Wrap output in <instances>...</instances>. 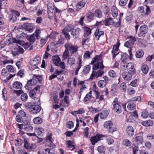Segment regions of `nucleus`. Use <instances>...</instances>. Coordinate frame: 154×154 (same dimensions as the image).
<instances>
[{
  "instance_id": "1",
  "label": "nucleus",
  "mask_w": 154,
  "mask_h": 154,
  "mask_svg": "<svg viewBox=\"0 0 154 154\" xmlns=\"http://www.w3.org/2000/svg\"><path fill=\"white\" fill-rule=\"evenodd\" d=\"M103 63V61L100 59V57L98 56L95 57L91 62V64H94L93 67V70L103 69L104 66Z\"/></svg>"
},
{
  "instance_id": "2",
  "label": "nucleus",
  "mask_w": 154,
  "mask_h": 154,
  "mask_svg": "<svg viewBox=\"0 0 154 154\" xmlns=\"http://www.w3.org/2000/svg\"><path fill=\"white\" fill-rule=\"evenodd\" d=\"M112 111L117 114L122 113L123 108L121 105V103L118 101V99L116 97L114 100L112 104Z\"/></svg>"
},
{
  "instance_id": "3",
  "label": "nucleus",
  "mask_w": 154,
  "mask_h": 154,
  "mask_svg": "<svg viewBox=\"0 0 154 154\" xmlns=\"http://www.w3.org/2000/svg\"><path fill=\"white\" fill-rule=\"evenodd\" d=\"M26 117L25 112L22 110H20L16 117V121L18 122H23L26 121Z\"/></svg>"
},
{
  "instance_id": "4",
  "label": "nucleus",
  "mask_w": 154,
  "mask_h": 154,
  "mask_svg": "<svg viewBox=\"0 0 154 154\" xmlns=\"http://www.w3.org/2000/svg\"><path fill=\"white\" fill-rule=\"evenodd\" d=\"M29 108L31 113L36 114L39 112L41 109V107L38 105H31L30 104Z\"/></svg>"
},
{
  "instance_id": "5",
  "label": "nucleus",
  "mask_w": 154,
  "mask_h": 154,
  "mask_svg": "<svg viewBox=\"0 0 154 154\" xmlns=\"http://www.w3.org/2000/svg\"><path fill=\"white\" fill-rule=\"evenodd\" d=\"M66 48H67L70 51L71 53L73 54L76 52L78 49L77 46H74L70 43H67L65 45Z\"/></svg>"
},
{
  "instance_id": "6",
  "label": "nucleus",
  "mask_w": 154,
  "mask_h": 154,
  "mask_svg": "<svg viewBox=\"0 0 154 154\" xmlns=\"http://www.w3.org/2000/svg\"><path fill=\"white\" fill-rule=\"evenodd\" d=\"M37 82V80L35 78H32V79L29 80L26 85L25 86L26 89L30 90L32 88V86L35 85Z\"/></svg>"
},
{
  "instance_id": "7",
  "label": "nucleus",
  "mask_w": 154,
  "mask_h": 154,
  "mask_svg": "<svg viewBox=\"0 0 154 154\" xmlns=\"http://www.w3.org/2000/svg\"><path fill=\"white\" fill-rule=\"evenodd\" d=\"M148 28L146 25H144L141 26L140 28V32L138 34V36L139 37L144 36V35L148 32Z\"/></svg>"
},
{
  "instance_id": "8",
  "label": "nucleus",
  "mask_w": 154,
  "mask_h": 154,
  "mask_svg": "<svg viewBox=\"0 0 154 154\" xmlns=\"http://www.w3.org/2000/svg\"><path fill=\"white\" fill-rule=\"evenodd\" d=\"M103 136L100 134H97L95 136L91 137V142L92 145H94L95 144L100 140L101 138Z\"/></svg>"
},
{
  "instance_id": "9",
  "label": "nucleus",
  "mask_w": 154,
  "mask_h": 154,
  "mask_svg": "<svg viewBox=\"0 0 154 154\" xmlns=\"http://www.w3.org/2000/svg\"><path fill=\"white\" fill-rule=\"evenodd\" d=\"M130 40L126 42L124 44L125 46L128 48H130L134 43L136 41V38L134 36H130L128 37Z\"/></svg>"
},
{
  "instance_id": "10",
  "label": "nucleus",
  "mask_w": 154,
  "mask_h": 154,
  "mask_svg": "<svg viewBox=\"0 0 154 154\" xmlns=\"http://www.w3.org/2000/svg\"><path fill=\"white\" fill-rule=\"evenodd\" d=\"M134 64L132 63H129L127 64L126 69L128 72H131L133 75H134L136 73V71L134 68Z\"/></svg>"
},
{
  "instance_id": "11",
  "label": "nucleus",
  "mask_w": 154,
  "mask_h": 154,
  "mask_svg": "<svg viewBox=\"0 0 154 154\" xmlns=\"http://www.w3.org/2000/svg\"><path fill=\"white\" fill-rule=\"evenodd\" d=\"M146 12L145 13L144 12V8L143 6L139 7L138 8V11L140 13H142L143 15H149L150 12V10L149 8L147 5H146Z\"/></svg>"
},
{
  "instance_id": "12",
  "label": "nucleus",
  "mask_w": 154,
  "mask_h": 154,
  "mask_svg": "<svg viewBox=\"0 0 154 154\" xmlns=\"http://www.w3.org/2000/svg\"><path fill=\"white\" fill-rule=\"evenodd\" d=\"M109 78L107 76L103 77V79L99 81L98 82V85L100 88L104 87L109 81Z\"/></svg>"
},
{
  "instance_id": "13",
  "label": "nucleus",
  "mask_w": 154,
  "mask_h": 154,
  "mask_svg": "<svg viewBox=\"0 0 154 154\" xmlns=\"http://www.w3.org/2000/svg\"><path fill=\"white\" fill-rule=\"evenodd\" d=\"M132 75L131 72H124L122 74V76L123 79L125 81H129L132 78Z\"/></svg>"
},
{
  "instance_id": "14",
  "label": "nucleus",
  "mask_w": 154,
  "mask_h": 154,
  "mask_svg": "<svg viewBox=\"0 0 154 154\" xmlns=\"http://www.w3.org/2000/svg\"><path fill=\"white\" fill-rule=\"evenodd\" d=\"M11 38L10 37H6L0 43L1 48L3 47L5 45H9L11 43Z\"/></svg>"
},
{
  "instance_id": "15",
  "label": "nucleus",
  "mask_w": 154,
  "mask_h": 154,
  "mask_svg": "<svg viewBox=\"0 0 154 154\" xmlns=\"http://www.w3.org/2000/svg\"><path fill=\"white\" fill-rule=\"evenodd\" d=\"M41 61V58L39 56H36L30 61V63L32 66H35L38 64Z\"/></svg>"
},
{
  "instance_id": "16",
  "label": "nucleus",
  "mask_w": 154,
  "mask_h": 154,
  "mask_svg": "<svg viewBox=\"0 0 154 154\" xmlns=\"http://www.w3.org/2000/svg\"><path fill=\"white\" fill-rule=\"evenodd\" d=\"M52 134L48 135L46 139V145L50 147H52L54 145L51 141Z\"/></svg>"
},
{
  "instance_id": "17",
  "label": "nucleus",
  "mask_w": 154,
  "mask_h": 154,
  "mask_svg": "<svg viewBox=\"0 0 154 154\" xmlns=\"http://www.w3.org/2000/svg\"><path fill=\"white\" fill-rule=\"evenodd\" d=\"M55 45L53 43L48 45L46 48V50L48 51H51L54 53L56 52L57 50Z\"/></svg>"
},
{
  "instance_id": "18",
  "label": "nucleus",
  "mask_w": 154,
  "mask_h": 154,
  "mask_svg": "<svg viewBox=\"0 0 154 154\" xmlns=\"http://www.w3.org/2000/svg\"><path fill=\"white\" fill-rule=\"evenodd\" d=\"M104 33L103 31H100L99 29H97L94 33V35L97 40H98L100 37L104 35Z\"/></svg>"
},
{
  "instance_id": "19",
  "label": "nucleus",
  "mask_w": 154,
  "mask_h": 154,
  "mask_svg": "<svg viewBox=\"0 0 154 154\" xmlns=\"http://www.w3.org/2000/svg\"><path fill=\"white\" fill-rule=\"evenodd\" d=\"M81 32V30L79 28H77L75 30L73 29L71 32V34L73 35V38H77L79 36V34Z\"/></svg>"
},
{
  "instance_id": "20",
  "label": "nucleus",
  "mask_w": 154,
  "mask_h": 154,
  "mask_svg": "<svg viewBox=\"0 0 154 154\" xmlns=\"http://www.w3.org/2000/svg\"><path fill=\"white\" fill-rule=\"evenodd\" d=\"M118 51V46L117 45H114L113 46L112 49L111 51L113 58H115L116 56L119 54V52Z\"/></svg>"
},
{
  "instance_id": "21",
  "label": "nucleus",
  "mask_w": 154,
  "mask_h": 154,
  "mask_svg": "<svg viewBox=\"0 0 154 154\" xmlns=\"http://www.w3.org/2000/svg\"><path fill=\"white\" fill-rule=\"evenodd\" d=\"M79 85H81L79 93L80 94H82L83 92L87 90V84L85 83L84 82L82 81L80 82Z\"/></svg>"
},
{
  "instance_id": "22",
  "label": "nucleus",
  "mask_w": 154,
  "mask_h": 154,
  "mask_svg": "<svg viewBox=\"0 0 154 154\" xmlns=\"http://www.w3.org/2000/svg\"><path fill=\"white\" fill-rule=\"evenodd\" d=\"M126 133L128 136L131 137L134 134V130L132 127L129 126L126 128Z\"/></svg>"
},
{
  "instance_id": "23",
  "label": "nucleus",
  "mask_w": 154,
  "mask_h": 154,
  "mask_svg": "<svg viewBox=\"0 0 154 154\" xmlns=\"http://www.w3.org/2000/svg\"><path fill=\"white\" fill-rule=\"evenodd\" d=\"M12 85L13 87L16 89H21L23 87L22 83L18 81L14 82Z\"/></svg>"
},
{
  "instance_id": "24",
  "label": "nucleus",
  "mask_w": 154,
  "mask_h": 154,
  "mask_svg": "<svg viewBox=\"0 0 154 154\" xmlns=\"http://www.w3.org/2000/svg\"><path fill=\"white\" fill-rule=\"evenodd\" d=\"M25 30L29 32H32L34 29L33 27L29 23H26L24 25Z\"/></svg>"
},
{
  "instance_id": "25",
  "label": "nucleus",
  "mask_w": 154,
  "mask_h": 154,
  "mask_svg": "<svg viewBox=\"0 0 154 154\" xmlns=\"http://www.w3.org/2000/svg\"><path fill=\"white\" fill-rule=\"evenodd\" d=\"M111 13L112 16L114 17H116L118 15V12L117 8L114 6H112L111 10Z\"/></svg>"
},
{
  "instance_id": "26",
  "label": "nucleus",
  "mask_w": 154,
  "mask_h": 154,
  "mask_svg": "<svg viewBox=\"0 0 154 154\" xmlns=\"http://www.w3.org/2000/svg\"><path fill=\"white\" fill-rule=\"evenodd\" d=\"M52 60L54 63L57 66L58 65H59V63L61 61L59 57L57 55L54 56L52 57Z\"/></svg>"
},
{
  "instance_id": "27",
  "label": "nucleus",
  "mask_w": 154,
  "mask_h": 154,
  "mask_svg": "<svg viewBox=\"0 0 154 154\" xmlns=\"http://www.w3.org/2000/svg\"><path fill=\"white\" fill-rule=\"evenodd\" d=\"M142 124L145 126H152L153 125V122L152 120H148L142 122Z\"/></svg>"
},
{
  "instance_id": "28",
  "label": "nucleus",
  "mask_w": 154,
  "mask_h": 154,
  "mask_svg": "<svg viewBox=\"0 0 154 154\" xmlns=\"http://www.w3.org/2000/svg\"><path fill=\"white\" fill-rule=\"evenodd\" d=\"M85 112V110L81 108L79 109L78 110L74 111L71 112V114L75 116H76L77 114H82Z\"/></svg>"
},
{
  "instance_id": "29",
  "label": "nucleus",
  "mask_w": 154,
  "mask_h": 154,
  "mask_svg": "<svg viewBox=\"0 0 154 154\" xmlns=\"http://www.w3.org/2000/svg\"><path fill=\"white\" fill-rule=\"evenodd\" d=\"M135 104L133 102H130L127 105V108L128 109L130 110H132L135 109Z\"/></svg>"
},
{
  "instance_id": "30",
  "label": "nucleus",
  "mask_w": 154,
  "mask_h": 154,
  "mask_svg": "<svg viewBox=\"0 0 154 154\" xmlns=\"http://www.w3.org/2000/svg\"><path fill=\"white\" fill-rule=\"evenodd\" d=\"M26 38L29 42H30V44L33 43L35 40L34 34H33L30 35H27Z\"/></svg>"
},
{
  "instance_id": "31",
  "label": "nucleus",
  "mask_w": 154,
  "mask_h": 154,
  "mask_svg": "<svg viewBox=\"0 0 154 154\" xmlns=\"http://www.w3.org/2000/svg\"><path fill=\"white\" fill-rule=\"evenodd\" d=\"M66 143L67 147L70 149L72 150L75 148V145L73 144L71 140H69L67 141Z\"/></svg>"
},
{
  "instance_id": "32",
  "label": "nucleus",
  "mask_w": 154,
  "mask_h": 154,
  "mask_svg": "<svg viewBox=\"0 0 154 154\" xmlns=\"http://www.w3.org/2000/svg\"><path fill=\"white\" fill-rule=\"evenodd\" d=\"M108 114V112L107 110H103L99 114L100 118L104 119L106 118Z\"/></svg>"
},
{
  "instance_id": "33",
  "label": "nucleus",
  "mask_w": 154,
  "mask_h": 154,
  "mask_svg": "<svg viewBox=\"0 0 154 154\" xmlns=\"http://www.w3.org/2000/svg\"><path fill=\"white\" fill-rule=\"evenodd\" d=\"M93 71L94 72V73L97 77L101 76L104 73L103 69H99L96 70H93Z\"/></svg>"
},
{
  "instance_id": "34",
  "label": "nucleus",
  "mask_w": 154,
  "mask_h": 154,
  "mask_svg": "<svg viewBox=\"0 0 154 154\" xmlns=\"http://www.w3.org/2000/svg\"><path fill=\"white\" fill-rule=\"evenodd\" d=\"M134 140L138 144H141L143 142V138L142 136H136Z\"/></svg>"
},
{
  "instance_id": "35",
  "label": "nucleus",
  "mask_w": 154,
  "mask_h": 154,
  "mask_svg": "<svg viewBox=\"0 0 154 154\" xmlns=\"http://www.w3.org/2000/svg\"><path fill=\"white\" fill-rule=\"evenodd\" d=\"M74 28V26L73 25H68L66 26L65 28L63 29V30L67 32H69L70 31H72Z\"/></svg>"
},
{
  "instance_id": "36",
  "label": "nucleus",
  "mask_w": 154,
  "mask_h": 154,
  "mask_svg": "<svg viewBox=\"0 0 154 154\" xmlns=\"http://www.w3.org/2000/svg\"><path fill=\"white\" fill-rule=\"evenodd\" d=\"M112 126V122L110 121H108L105 122L104 124V126L105 128L108 130L111 128Z\"/></svg>"
},
{
  "instance_id": "37",
  "label": "nucleus",
  "mask_w": 154,
  "mask_h": 154,
  "mask_svg": "<svg viewBox=\"0 0 154 154\" xmlns=\"http://www.w3.org/2000/svg\"><path fill=\"white\" fill-rule=\"evenodd\" d=\"M141 70L143 73L145 74H147L149 70V67L147 65H143L141 67Z\"/></svg>"
},
{
  "instance_id": "38",
  "label": "nucleus",
  "mask_w": 154,
  "mask_h": 154,
  "mask_svg": "<svg viewBox=\"0 0 154 154\" xmlns=\"http://www.w3.org/2000/svg\"><path fill=\"white\" fill-rule=\"evenodd\" d=\"M113 19L111 17H109L108 19L105 20V24L106 26H109L112 25L113 22Z\"/></svg>"
},
{
  "instance_id": "39",
  "label": "nucleus",
  "mask_w": 154,
  "mask_h": 154,
  "mask_svg": "<svg viewBox=\"0 0 154 154\" xmlns=\"http://www.w3.org/2000/svg\"><path fill=\"white\" fill-rule=\"evenodd\" d=\"M24 146L26 149H29L31 148V145L29 141L26 139H24Z\"/></svg>"
},
{
  "instance_id": "40",
  "label": "nucleus",
  "mask_w": 154,
  "mask_h": 154,
  "mask_svg": "<svg viewBox=\"0 0 154 154\" xmlns=\"http://www.w3.org/2000/svg\"><path fill=\"white\" fill-rule=\"evenodd\" d=\"M33 122L35 124H40L42 122V120L40 117H36L33 119Z\"/></svg>"
},
{
  "instance_id": "41",
  "label": "nucleus",
  "mask_w": 154,
  "mask_h": 154,
  "mask_svg": "<svg viewBox=\"0 0 154 154\" xmlns=\"http://www.w3.org/2000/svg\"><path fill=\"white\" fill-rule=\"evenodd\" d=\"M38 135L41 136H43L44 133V131L42 128H38L36 129Z\"/></svg>"
},
{
  "instance_id": "42",
  "label": "nucleus",
  "mask_w": 154,
  "mask_h": 154,
  "mask_svg": "<svg viewBox=\"0 0 154 154\" xmlns=\"http://www.w3.org/2000/svg\"><path fill=\"white\" fill-rule=\"evenodd\" d=\"M144 54V52L142 50L137 51L135 55L137 58H140L142 57Z\"/></svg>"
},
{
  "instance_id": "43",
  "label": "nucleus",
  "mask_w": 154,
  "mask_h": 154,
  "mask_svg": "<svg viewBox=\"0 0 154 154\" xmlns=\"http://www.w3.org/2000/svg\"><path fill=\"white\" fill-rule=\"evenodd\" d=\"M85 30V35L86 36H89L91 33V30L90 29L87 27H85L84 28Z\"/></svg>"
},
{
  "instance_id": "44",
  "label": "nucleus",
  "mask_w": 154,
  "mask_h": 154,
  "mask_svg": "<svg viewBox=\"0 0 154 154\" xmlns=\"http://www.w3.org/2000/svg\"><path fill=\"white\" fill-rule=\"evenodd\" d=\"M92 97L91 91L88 93L85 96L84 98V101L87 102L90 100Z\"/></svg>"
},
{
  "instance_id": "45",
  "label": "nucleus",
  "mask_w": 154,
  "mask_h": 154,
  "mask_svg": "<svg viewBox=\"0 0 154 154\" xmlns=\"http://www.w3.org/2000/svg\"><path fill=\"white\" fill-rule=\"evenodd\" d=\"M45 154H54L55 153V151L53 148H47L45 149Z\"/></svg>"
},
{
  "instance_id": "46",
  "label": "nucleus",
  "mask_w": 154,
  "mask_h": 154,
  "mask_svg": "<svg viewBox=\"0 0 154 154\" xmlns=\"http://www.w3.org/2000/svg\"><path fill=\"white\" fill-rule=\"evenodd\" d=\"M82 1H80L77 4L76 7L77 9H81L84 6L85 3L83 2Z\"/></svg>"
},
{
  "instance_id": "47",
  "label": "nucleus",
  "mask_w": 154,
  "mask_h": 154,
  "mask_svg": "<svg viewBox=\"0 0 154 154\" xmlns=\"http://www.w3.org/2000/svg\"><path fill=\"white\" fill-rule=\"evenodd\" d=\"M12 42L16 43L17 44H19L21 45H22L23 46H24V45L25 43V42L23 41L18 40L15 38L12 39Z\"/></svg>"
},
{
  "instance_id": "48",
  "label": "nucleus",
  "mask_w": 154,
  "mask_h": 154,
  "mask_svg": "<svg viewBox=\"0 0 154 154\" xmlns=\"http://www.w3.org/2000/svg\"><path fill=\"white\" fill-rule=\"evenodd\" d=\"M128 55L125 53H123L121 55V62H126V60L128 58Z\"/></svg>"
},
{
  "instance_id": "49",
  "label": "nucleus",
  "mask_w": 154,
  "mask_h": 154,
  "mask_svg": "<svg viewBox=\"0 0 154 154\" xmlns=\"http://www.w3.org/2000/svg\"><path fill=\"white\" fill-rule=\"evenodd\" d=\"M28 97L27 94L23 93L21 96L20 99L22 101L26 102L28 99Z\"/></svg>"
},
{
  "instance_id": "50",
  "label": "nucleus",
  "mask_w": 154,
  "mask_h": 154,
  "mask_svg": "<svg viewBox=\"0 0 154 154\" xmlns=\"http://www.w3.org/2000/svg\"><path fill=\"white\" fill-rule=\"evenodd\" d=\"M69 56V50L67 49L66 48V50L64 52L63 57V58L64 59H66Z\"/></svg>"
},
{
  "instance_id": "51",
  "label": "nucleus",
  "mask_w": 154,
  "mask_h": 154,
  "mask_svg": "<svg viewBox=\"0 0 154 154\" xmlns=\"http://www.w3.org/2000/svg\"><path fill=\"white\" fill-rule=\"evenodd\" d=\"M95 15L97 17L100 18L102 16V12L100 10H97L94 12Z\"/></svg>"
},
{
  "instance_id": "52",
  "label": "nucleus",
  "mask_w": 154,
  "mask_h": 154,
  "mask_svg": "<svg viewBox=\"0 0 154 154\" xmlns=\"http://www.w3.org/2000/svg\"><path fill=\"white\" fill-rule=\"evenodd\" d=\"M9 17L10 18V20L13 22L16 21L17 19V17L12 14H10L9 15Z\"/></svg>"
},
{
  "instance_id": "53",
  "label": "nucleus",
  "mask_w": 154,
  "mask_h": 154,
  "mask_svg": "<svg viewBox=\"0 0 154 154\" xmlns=\"http://www.w3.org/2000/svg\"><path fill=\"white\" fill-rule=\"evenodd\" d=\"M75 61V60L73 57H69L67 60L68 63L70 65H72L74 63Z\"/></svg>"
},
{
  "instance_id": "54",
  "label": "nucleus",
  "mask_w": 154,
  "mask_h": 154,
  "mask_svg": "<svg viewBox=\"0 0 154 154\" xmlns=\"http://www.w3.org/2000/svg\"><path fill=\"white\" fill-rule=\"evenodd\" d=\"M105 150V147L102 146H100L98 148V150L100 153L104 154Z\"/></svg>"
},
{
  "instance_id": "55",
  "label": "nucleus",
  "mask_w": 154,
  "mask_h": 154,
  "mask_svg": "<svg viewBox=\"0 0 154 154\" xmlns=\"http://www.w3.org/2000/svg\"><path fill=\"white\" fill-rule=\"evenodd\" d=\"M126 84L124 82L122 83L120 85V88L122 92H125L126 89Z\"/></svg>"
},
{
  "instance_id": "56",
  "label": "nucleus",
  "mask_w": 154,
  "mask_h": 154,
  "mask_svg": "<svg viewBox=\"0 0 154 154\" xmlns=\"http://www.w3.org/2000/svg\"><path fill=\"white\" fill-rule=\"evenodd\" d=\"M55 12V10L48 11V16L49 19H51L54 16Z\"/></svg>"
},
{
  "instance_id": "57",
  "label": "nucleus",
  "mask_w": 154,
  "mask_h": 154,
  "mask_svg": "<svg viewBox=\"0 0 154 154\" xmlns=\"http://www.w3.org/2000/svg\"><path fill=\"white\" fill-rule=\"evenodd\" d=\"M91 66L89 65L85 66L84 67L83 72L84 73L87 74L90 71Z\"/></svg>"
},
{
  "instance_id": "58",
  "label": "nucleus",
  "mask_w": 154,
  "mask_h": 154,
  "mask_svg": "<svg viewBox=\"0 0 154 154\" xmlns=\"http://www.w3.org/2000/svg\"><path fill=\"white\" fill-rule=\"evenodd\" d=\"M123 144L127 146H130L131 145V143L128 139H125L123 141Z\"/></svg>"
},
{
  "instance_id": "59",
  "label": "nucleus",
  "mask_w": 154,
  "mask_h": 154,
  "mask_svg": "<svg viewBox=\"0 0 154 154\" xmlns=\"http://www.w3.org/2000/svg\"><path fill=\"white\" fill-rule=\"evenodd\" d=\"M89 130V128L88 127L85 128L84 129V136L86 138H87L88 137Z\"/></svg>"
},
{
  "instance_id": "60",
  "label": "nucleus",
  "mask_w": 154,
  "mask_h": 154,
  "mask_svg": "<svg viewBox=\"0 0 154 154\" xmlns=\"http://www.w3.org/2000/svg\"><path fill=\"white\" fill-rule=\"evenodd\" d=\"M86 16L88 19L90 20H92L93 18L94 14L93 13L89 12L87 13Z\"/></svg>"
},
{
  "instance_id": "61",
  "label": "nucleus",
  "mask_w": 154,
  "mask_h": 154,
  "mask_svg": "<svg viewBox=\"0 0 154 154\" xmlns=\"http://www.w3.org/2000/svg\"><path fill=\"white\" fill-rule=\"evenodd\" d=\"M48 11L55 10L53 5L51 3H48L47 5Z\"/></svg>"
},
{
  "instance_id": "62",
  "label": "nucleus",
  "mask_w": 154,
  "mask_h": 154,
  "mask_svg": "<svg viewBox=\"0 0 154 154\" xmlns=\"http://www.w3.org/2000/svg\"><path fill=\"white\" fill-rule=\"evenodd\" d=\"M91 53L89 51H87L84 54V59H89L90 57V55Z\"/></svg>"
},
{
  "instance_id": "63",
  "label": "nucleus",
  "mask_w": 154,
  "mask_h": 154,
  "mask_svg": "<svg viewBox=\"0 0 154 154\" xmlns=\"http://www.w3.org/2000/svg\"><path fill=\"white\" fill-rule=\"evenodd\" d=\"M36 92L33 89L30 91L29 93V95L30 97L34 98L36 96Z\"/></svg>"
},
{
  "instance_id": "64",
  "label": "nucleus",
  "mask_w": 154,
  "mask_h": 154,
  "mask_svg": "<svg viewBox=\"0 0 154 154\" xmlns=\"http://www.w3.org/2000/svg\"><path fill=\"white\" fill-rule=\"evenodd\" d=\"M109 76L112 78H114L116 76V72L113 70H110L108 73Z\"/></svg>"
}]
</instances>
